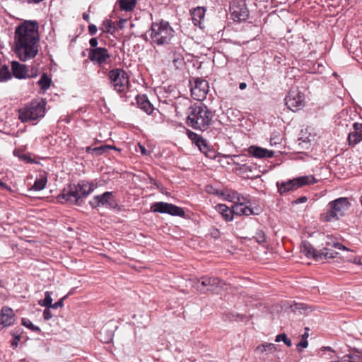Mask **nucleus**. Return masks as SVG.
<instances>
[{
	"label": "nucleus",
	"instance_id": "obj_1",
	"mask_svg": "<svg viewBox=\"0 0 362 362\" xmlns=\"http://www.w3.org/2000/svg\"><path fill=\"white\" fill-rule=\"evenodd\" d=\"M39 23L35 20H25L18 23L14 31L13 51L22 62L34 59L39 52Z\"/></svg>",
	"mask_w": 362,
	"mask_h": 362
},
{
	"label": "nucleus",
	"instance_id": "obj_2",
	"mask_svg": "<svg viewBox=\"0 0 362 362\" xmlns=\"http://www.w3.org/2000/svg\"><path fill=\"white\" fill-rule=\"evenodd\" d=\"M189 110L187 118V125L197 130L207 129L211 123L214 117L213 112L202 103L191 106Z\"/></svg>",
	"mask_w": 362,
	"mask_h": 362
},
{
	"label": "nucleus",
	"instance_id": "obj_3",
	"mask_svg": "<svg viewBox=\"0 0 362 362\" xmlns=\"http://www.w3.org/2000/svg\"><path fill=\"white\" fill-rule=\"evenodd\" d=\"M148 33L151 45L163 46L170 43L175 30L168 21H160L153 23Z\"/></svg>",
	"mask_w": 362,
	"mask_h": 362
},
{
	"label": "nucleus",
	"instance_id": "obj_4",
	"mask_svg": "<svg viewBox=\"0 0 362 362\" xmlns=\"http://www.w3.org/2000/svg\"><path fill=\"white\" fill-rule=\"evenodd\" d=\"M351 203L346 197H339L328 203L327 211L322 214L320 220L324 222H332L345 216L349 209Z\"/></svg>",
	"mask_w": 362,
	"mask_h": 362
},
{
	"label": "nucleus",
	"instance_id": "obj_5",
	"mask_svg": "<svg viewBox=\"0 0 362 362\" xmlns=\"http://www.w3.org/2000/svg\"><path fill=\"white\" fill-rule=\"evenodd\" d=\"M46 102L44 100H34L19 110V119L23 122L36 120L44 117Z\"/></svg>",
	"mask_w": 362,
	"mask_h": 362
},
{
	"label": "nucleus",
	"instance_id": "obj_6",
	"mask_svg": "<svg viewBox=\"0 0 362 362\" xmlns=\"http://www.w3.org/2000/svg\"><path fill=\"white\" fill-rule=\"evenodd\" d=\"M192 286L202 293L214 291L223 287L221 279L216 277L202 276L199 279H190Z\"/></svg>",
	"mask_w": 362,
	"mask_h": 362
},
{
	"label": "nucleus",
	"instance_id": "obj_7",
	"mask_svg": "<svg viewBox=\"0 0 362 362\" xmlns=\"http://www.w3.org/2000/svg\"><path fill=\"white\" fill-rule=\"evenodd\" d=\"M108 78L114 89L119 92H124L128 89L129 79L127 74L122 69H115L108 74Z\"/></svg>",
	"mask_w": 362,
	"mask_h": 362
},
{
	"label": "nucleus",
	"instance_id": "obj_8",
	"mask_svg": "<svg viewBox=\"0 0 362 362\" xmlns=\"http://www.w3.org/2000/svg\"><path fill=\"white\" fill-rule=\"evenodd\" d=\"M229 13L230 18L235 22L245 21L250 16L245 0H233L230 3Z\"/></svg>",
	"mask_w": 362,
	"mask_h": 362
},
{
	"label": "nucleus",
	"instance_id": "obj_9",
	"mask_svg": "<svg viewBox=\"0 0 362 362\" xmlns=\"http://www.w3.org/2000/svg\"><path fill=\"white\" fill-rule=\"evenodd\" d=\"M287 107L293 112L302 109L305 105V95L298 88H292L285 98Z\"/></svg>",
	"mask_w": 362,
	"mask_h": 362
},
{
	"label": "nucleus",
	"instance_id": "obj_10",
	"mask_svg": "<svg viewBox=\"0 0 362 362\" xmlns=\"http://www.w3.org/2000/svg\"><path fill=\"white\" fill-rule=\"evenodd\" d=\"M151 210L153 212H159L161 214H168L173 216H184V210L173 204L165 203L163 202L154 203Z\"/></svg>",
	"mask_w": 362,
	"mask_h": 362
},
{
	"label": "nucleus",
	"instance_id": "obj_11",
	"mask_svg": "<svg viewBox=\"0 0 362 362\" xmlns=\"http://www.w3.org/2000/svg\"><path fill=\"white\" fill-rule=\"evenodd\" d=\"M208 82L202 78H196L191 87V95L197 100H203L209 91Z\"/></svg>",
	"mask_w": 362,
	"mask_h": 362
},
{
	"label": "nucleus",
	"instance_id": "obj_12",
	"mask_svg": "<svg viewBox=\"0 0 362 362\" xmlns=\"http://www.w3.org/2000/svg\"><path fill=\"white\" fill-rule=\"evenodd\" d=\"M110 55L108 50L105 47H96L90 49L88 52V58L94 64L100 66L107 64Z\"/></svg>",
	"mask_w": 362,
	"mask_h": 362
},
{
	"label": "nucleus",
	"instance_id": "obj_13",
	"mask_svg": "<svg viewBox=\"0 0 362 362\" xmlns=\"http://www.w3.org/2000/svg\"><path fill=\"white\" fill-rule=\"evenodd\" d=\"M59 199L63 202H70L73 204H81V197L76 186H70L67 189H64L59 195Z\"/></svg>",
	"mask_w": 362,
	"mask_h": 362
},
{
	"label": "nucleus",
	"instance_id": "obj_14",
	"mask_svg": "<svg viewBox=\"0 0 362 362\" xmlns=\"http://www.w3.org/2000/svg\"><path fill=\"white\" fill-rule=\"evenodd\" d=\"M16 321L13 310L8 307L4 306L0 311V330L11 326Z\"/></svg>",
	"mask_w": 362,
	"mask_h": 362
},
{
	"label": "nucleus",
	"instance_id": "obj_15",
	"mask_svg": "<svg viewBox=\"0 0 362 362\" xmlns=\"http://www.w3.org/2000/svg\"><path fill=\"white\" fill-rule=\"evenodd\" d=\"M113 204V195L112 192H105L103 194L96 195L90 201V205L93 208L103 206H112Z\"/></svg>",
	"mask_w": 362,
	"mask_h": 362
},
{
	"label": "nucleus",
	"instance_id": "obj_16",
	"mask_svg": "<svg viewBox=\"0 0 362 362\" xmlns=\"http://www.w3.org/2000/svg\"><path fill=\"white\" fill-rule=\"evenodd\" d=\"M247 151L249 154L257 158H272L274 156L273 151L268 150L257 146H250Z\"/></svg>",
	"mask_w": 362,
	"mask_h": 362
},
{
	"label": "nucleus",
	"instance_id": "obj_17",
	"mask_svg": "<svg viewBox=\"0 0 362 362\" xmlns=\"http://www.w3.org/2000/svg\"><path fill=\"white\" fill-rule=\"evenodd\" d=\"M354 131L348 135V141L350 145H355L362 141V124L355 122L353 124Z\"/></svg>",
	"mask_w": 362,
	"mask_h": 362
},
{
	"label": "nucleus",
	"instance_id": "obj_18",
	"mask_svg": "<svg viewBox=\"0 0 362 362\" xmlns=\"http://www.w3.org/2000/svg\"><path fill=\"white\" fill-rule=\"evenodd\" d=\"M206 9L204 7H197L191 11L192 20L195 26L204 28V21Z\"/></svg>",
	"mask_w": 362,
	"mask_h": 362
},
{
	"label": "nucleus",
	"instance_id": "obj_19",
	"mask_svg": "<svg viewBox=\"0 0 362 362\" xmlns=\"http://www.w3.org/2000/svg\"><path fill=\"white\" fill-rule=\"evenodd\" d=\"M11 69L14 76L17 78H24L28 76V68L25 65L13 61L11 64Z\"/></svg>",
	"mask_w": 362,
	"mask_h": 362
},
{
	"label": "nucleus",
	"instance_id": "obj_20",
	"mask_svg": "<svg viewBox=\"0 0 362 362\" xmlns=\"http://www.w3.org/2000/svg\"><path fill=\"white\" fill-rule=\"evenodd\" d=\"M76 187L78 189L81 199L82 200L83 198L86 197L94 190L95 186L93 182L83 181L79 182L76 185Z\"/></svg>",
	"mask_w": 362,
	"mask_h": 362
},
{
	"label": "nucleus",
	"instance_id": "obj_21",
	"mask_svg": "<svg viewBox=\"0 0 362 362\" xmlns=\"http://www.w3.org/2000/svg\"><path fill=\"white\" fill-rule=\"evenodd\" d=\"M136 102L139 107L147 115H151L154 110L153 105L145 95H138L136 97Z\"/></svg>",
	"mask_w": 362,
	"mask_h": 362
},
{
	"label": "nucleus",
	"instance_id": "obj_22",
	"mask_svg": "<svg viewBox=\"0 0 362 362\" xmlns=\"http://www.w3.org/2000/svg\"><path fill=\"white\" fill-rule=\"evenodd\" d=\"M301 252L308 258H313L316 261L320 260V251L316 250L308 242H303L301 245Z\"/></svg>",
	"mask_w": 362,
	"mask_h": 362
},
{
	"label": "nucleus",
	"instance_id": "obj_23",
	"mask_svg": "<svg viewBox=\"0 0 362 362\" xmlns=\"http://www.w3.org/2000/svg\"><path fill=\"white\" fill-rule=\"evenodd\" d=\"M215 209L226 221L233 220L234 216L233 208L230 209L226 204H218L215 206Z\"/></svg>",
	"mask_w": 362,
	"mask_h": 362
},
{
	"label": "nucleus",
	"instance_id": "obj_24",
	"mask_svg": "<svg viewBox=\"0 0 362 362\" xmlns=\"http://www.w3.org/2000/svg\"><path fill=\"white\" fill-rule=\"evenodd\" d=\"M233 215L236 216H250L255 214L253 209L247 205L243 204H233Z\"/></svg>",
	"mask_w": 362,
	"mask_h": 362
},
{
	"label": "nucleus",
	"instance_id": "obj_25",
	"mask_svg": "<svg viewBox=\"0 0 362 362\" xmlns=\"http://www.w3.org/2000/svg\"><path fill=\"white\" fill-rule=\"evenodd\" d=\"M276 185L278 187L279 192L281 194H283L290 190H293V189H297L296 184L295 182V179L290 180H288L284 182H281V184L277 182Z\"/></svg>",
	"mask_w": 362,
	"mask_h": 362
},
{
	"label": "nucleus",
	"instance_id": "obj_26",
	"mask_svg": "<svg viewBox=\"0 0 362 362\" xmlns=\"http://www.w3.org/2000/svg\"><path fill=\"white\" fill-rule=\"evenodd\" d=\"M276 351V347L274 344L272 343H264L257 346L255 351L257 354H265L269 355Z\"/></svg>",
	"mask_w": 362,
	"mask_h": 362
},
{
	"label": "nucleus",
	"instance_id": "obj_27",
	"mask_svg": "<svg viewBox=\"0 0 362 362\" xmlns=\"http://www.w3.org/2000/svg\"><path fill=\"white\" fill-rule=\"evenodd\" d=\"M295 179V182L296 184L297 189L308 185L314 184L316 182V180L313 175H305L298 177Z\"/></svg>",
	"mask_w": 362,
	"mask_h": 362
},
{
	"label": "nucleus",
	"instance_id": "obj_28",
	"mask_svg": "<svg viewBox=\"0 0 362 362\" xmlns=\"http://www.w3.org/2000/svg\"><path fill=\"white\" fill-rule=\"evenodd\" d=\"M47 177L45 173L40 174L39 177H37L34 182V185L32 186L30 189H33L35 191H40L42 190L47 184Z\"/></svg>",
	"mask_w": 362,
	"mask_h": 362
},
{
	"label": "nucleus",
	"instance_id": "obj_29",
	"mask_svg": "<svg viewBox=\"0 0 362 362\" xmlns=\"http://www.w3.org/2000/svg\"><path fill=\"white\" fill-rule=\"evenodd\" d=\"M337 254L338 253L337 252L325 247L320 251L319 256H320V260H322L326 259H333Z\"/></svg>",
	"mask_w": 362,
	"mask_h": 362
},
{
	"label": "nucleus",
	"instance_id": "obj_30",
	"mask_svg": "<svg viewBox=\"0 0 362 362\" xmlns=\"http://www.w3.org/2000/svg\"><path fill=\"white\" fill-rule=\"evenodd\" d=\"M348 358V362H362V351L356 349L352 353L344 356Z\"/></svg>",
	"mask_w": 362,
	"mask_h": 362
},
{
	"label": "nucleus",
	"instance_id": "obj_31",
	"mask_svg": "<svg viewBox=\"0 0 362 362\" xmlns=\"http://www.w3.org/2000/svg\"><path fill=\"white\" fill-rule=\"evenodd\" d=\"M52 80L49 77H48L47 74L44 73L41 77L40 79L38 81V84L40 86L41 89L44 91L47 90L51 85Z\"/></svg>",
	"mask_w": 362,
	"mask_h": 362
},
{
	"label": "nucleus",
	"instance_id": "obj_32",
	"mask_svg": "<svg viewBox=\"0 0 362 362\" xmlns=\"http://www.w3.org/2000/svg\"><path fill=\"white\" fill-rule=\"evenodd\" d=\"M136 5V0H120L122 10L126 11H132Z\"/></svg>",
	"mask_w": 362,
	"mask_h": 362
},
{
	"label": "nucleus",
	"instance_id": "obj_33",
	"mask_svg": "<svg viewBox=\"0 0 362 362\" xmlns=\"http://www.w3.org/2000/svg\"><path fill=\"white\" fill-rule=\"evenodd\" d=\"M195 144L198 146V148H199V150L202 152L206 153L207 157H209L211 158H213L212 156H211L206 153V150L208 149V146H207L206 141L204 139H203L202 137L201 139H198V140H196Z\"/></svg>",
	"mask_w": 362,
	"mask_h": 362
},
{
	"label": "nucleus",
	"instance_id": "obj_34",
	"mask_svg": "<svg viewBox=\"0 0 362 362\" xmlns=\"http://www.w3.org/2000/svg\"><path fill=\"white\" fill-rule=\"evenodd\" d=\"M11 78V72L7 66H2L0 68V81H5Z\"/></svg>",
	"mask_w": 362,
	"mask_h": 362
},
{
	"label": "nucleus",
	"instance_id": "obj_35",
	"mask_svg": "<svg viewBox=\"0 0 362 362\" xmlns=\"http://www.w3.org/2000/svg\"><path fill=\"white\" fill-rule=\"evenodd\" d=\"M291 309L295 313L302 314L303 311L305 312L308 309V307L303 303H295L291 305Z\"/></svg>",
	"mask_w": 362,
	"mask_h": 362
},
{
	"label": "nucleus",
	"instance_id": "obj_36",
	"mask_svg": "<svg viewBox=\"0 0 362 362\" xmlns=\"http://www.w3.org/2000/svg\"><path fill=\"white\" fill-rule=\"evenodd\" d=\"M40 305L50 308V306L52 304V298L51 296V293L49 291H46L45 293V298L42 302H40Z\"/></svg>",
	"mask_w": 362,
	"mask_h": 362
},
{
	"label": "nucleus",
	"instance_id": "obj_37",
	"mask_svg": "<svg viewBox=\"0 0 362 362\" xmlns=\"http://www.w3.org/2000/svg\"><path fill=\"white\" fill-rule=\"evenodd\" d=\"M22 325H24L25 327H28V329H30V330L33 331V332H41V329L39 327L37 326H35V325H33L32 323V322L28 319H25V318H23L22 319Z\"/></svg>",
	"mask_w": 362,
	"mask_h": 362
},
{
	"label": "nucleus",
	"instance_id": "obj_38",
	"mask_svg": "<svg viewBox=\"0 0 362 362\" xmlns=\"http://www.w3.org/2000/svg\"><path fill=\"white\" fill-rule=\"evenodd\" d=\"M111 148L116 149L115 147H112L110 145H102L100 146L93 148V152H95V153L97 155H102L105 152H106L107 150L111 149Z\"/></svg>",
	"mask_w": 362,
	"mask_h": 362
},
{
	"label": "nucleus",
	"instance_id": "obj_39",
	"mask_svg": "<svg viewBox=\"0 0 362 362\" xmlns=\"http://www.w3.org/2000/svg\"><path fill=\"white\" fill-rule=\"evenodd\" d=\"M250 202L249 195H243L238 193V196L235 204L247 205Z\"/></svg>",
	"mask_w": 362,
	"mask_h": 362
},
{
	"label": "nucleus",
	"instance_id": "obj_40",
	"mask_svg": "<svg viewBox=\"0 0 362 362\" xmlns=\"http://www.w3.org/2000/svg\"><path fill=\"white\" fill-rule=\"evenodd\" d=\"M112 28V22L111 20H109V19H106L103 21V26L101 28V30H103V31L104 33H112L111 31V29Z\"/></svg>",
	"mask_w": 362,
	"mask_h": 362
},
{
	"label": "nucleus",
	"instance_id": "obj_41",
	"mask_svg": "<svg viewBox=\"0 0 362 362\" xmlns=\"http://www.w3.org/2000/svg\"><path fill=\"white\" fill-rule=\"evenodd\" d=\"M257 243L259 244L263 243L266 240V237L262 230H257L255 235L253 237Z\"/></svg>",
	"mask_w": 362,
	"mask_h": 362
},
{
	"label": "nucleus",
	"instance_id": "obj_42",
	"mask_svg": "<svg viewBox=\"0 0 362 362\" xmlns=\"http://www.w3.org/2000/svg\"><path fill=\"white\" fill-rule=\"evenodd\" d=\"M13 153L15 156H18L21 160H23L27 163H32L33 162V159L27 154L19 153L17 151H15Z\"/></svg>",
	"mask_w": 362,
	"mask_h": 362
},
{
	"label": "nucleus",
	"instance_id": "obj_43",
	"mask_svg": "<svg viewBox=\"0 0 362 362\" xmlns=\"http://www.w3.org/2000/svg\"><path fill=\"white\" fill-rule=\"evenodd\" d=\"M238 192H237L236 191H231V192H229L227 194H226V199L230 202H232L234 203V204H235L236 202V200H237V198H238Z\"/></svg>",
	"mask_w": 362,
	"mask_h": 362
},
{
	"label": "nucleus",
	"instance_id": "obj_44",
	"mask_svg": "<svg viewBox=\"0 0 362 362\" xmlns=\"http://www.w3.org/2000/svg\"><path fill=\"white\" fill-rule=\"evenodd\" d=\"M67 296H65L60 298L57 302L54 304H52L50 308L53 309H57L58 308H62L64 305V300L66 298Z\"/></svg>",
	"mask_w": 362,
	"mask_h": 362
},
{
	"label": "nucleus",
	"instance_id": "obj_45",
	"mask_svg": "<svg viewBox=\"0 0 362 362\" xmlns=\"http://www.w3.org/2000/svg\"><path fill=\"white\" fill-rule=\"evenodd\" d=\"M38 75V69L35 67H32L30 71L28 69V76L27 78H34Z\"/></svg>",
	"mask_w": 362,
	"mask_h": 362
},
{
	"label": "nucleus",
	"instance_id": "obj_46",
	"mask_svg": "<svg viewBox=\"0 0 362 362\" xmlns=\"http://www.w3.org/2000/svg\"><path fill=\"white\" fill-rule=\"evenodd\" d=\"M332 247L345 251H351L349 248L346 247V246L343 245L339 243H334Z\"/></svg>",
	"mask_w": 362,
	"mask_h": 362
},
{
	"label": "nucleus",
	"instance_id": "obj_47",
	"mask_svg": "<svg viewBox=\"0 0 362 362\" xmlns=\"http://www.w3.org/2000/svg\"><path fill=\"white\" fill-rule=\"evenodd\" d=\"M43 317H44V319L46 320H48L52 318V315L51 313V311H50L49 308H46L45 309V310L43 312Z\"/></svg>",
	"mask_w": 362,
	"mask_h": 362
},
{
	"label": "nucleus",
	"instance_id": "obj_48",
	"mask_svg": "<svg viewBox=\"0 0 362 362\" xmlns=\"http://www.w3.org/2000/svg\"><path fill=\"white\" fill-rule=\"evenodd\" d=\"M286 339H287L286 334L283 333V334H278L276 337L275 341L276 342L284 341Z\"/></svg>",
	"mask_w": 362,
	"mask_h": 362
},
{
	"label": "nucleus",
	"instance_id": "obj_49",
	"mask_svg": "<svg viewBox=\"0 0 362 362\" xmlns=\"http://www.w3.org/2000/svg\"><path fill=\"white\" fill-rule=\"evenodd\" d=\"M189 137L195 143V141L196 140H198V139H201L202 137L199 136L198 134H197L196 133H194L192 132H190L189 133Z\"/></svg>",
	"mask_w": 362,
	"mask_h": 362
},
{
	"label": "nucleus",
	"instance_id": "obj_50",
	"mask_svg": "<svg viewBox=\"0 0 362 362\" xmlns=\"http://www.w3.org/2000/svg\"><path fill=\"white\" fill-rule=\"evenodd\" d=\"M88 32L91 35H94L97 32V27L95 25H90L88 26Z\"/></svg>",
	"mask_w": 362,
	"mask_h": 362
},
{
	"label": "nucleus",
	"instance_id": "obj_51",
	"mask_svg": "<svg viewBox=\"0 0 362 362\" xmlns=\"http://www.w3.org/2000/svg\"><path fill=\"white\" fill-rule=\"evenodd\" d=\"M98 40L95 37L93 38H91L89 41V44L90 45V47H92L91 49H94V48H96L98 47L97 45H98Z\"/></svg>",
	"mask_w": 362,
	"mask_h": 362
},
{
	"label": "nucleus",
	"instance_id": "obj_52",
	"mask_svg": "<svg viewBox=\"0 0 362 362\" xmlns=\"http://www.w3.org/2000/svg\"><path fill=\"white\" fill-rule=\"evenodd\" d=\"M334 243H336V242L333 240V238L331 236H327L326 237L325 245L327 246L332 247V245H333Z\"/></svg>",
	"mask_w": 362,
	"mask_h": 362
},
{
	"label": "nucleus",
	"instance_id": "obj_53",
	"mask_svg": "<svg viewBox=\"0 0 362 362\" xmlns=\"http://www.w3.org/2000/svg\"><path fill=\"white\" fill-rule=\"evenodd\" d=\"M298 346H300L302 348H306L308 346V342L307 339H303L297 345Z\"/></svg>",
	"mask_w": 362,
	"mask_h": 362
},
{
	"label": "nucleus",
	"instance_id": "obj_54",
	"mask_svg": "<svg viewBox=\"0 0 362 362\" xmlns=\"http://www.w3.org/2000/svg\"><path fill=\"white\" fill-rule=\"evenodd\" d=\"M307 200H308L307 197L303 196V197H301L297 199L296 200H295L293 202V203H295V204H301V203L305 202Z\"/></svg>",
	"mask_w": 362,
	"mask_h": 362
},
{
	"label": "nucleus",
	"instance_id": "obj_55",
	"mask_svg": "<svg viewBox=\"0 0 362 362\" xmlns=\"http://www.w3.org/2000/svg\"><path fill=\"white\" fill-rule=\"evenodd\" d=\"M139 148L142 155H148V152L143 145L139 144Z\"/></svg>",
	"mask_w": 362,
	"mask_h": 362
},
{
	"label": "nucleus",
	"instance_id": "obj_56",
	"mask_svg": "<svg viewBox=\"0 0 362 362\" xmlns=\"http://www.w3.org/2000/svg\"><path fill=\"white\" fill-rule=\"evenodd\" d=\"M19 340H20V337H16L14 340H13L12 342H11V346L13 348L17 347V346L18 344V341Z\"/></svg>",
	"mask_w": 362,
	"mask_h": 362
},
{
	"label": "nucleus",
	"instance_id": "obj_57",
	"mask_svg": "<svg viewBox=\"0 0 362 362\" xmlns=\"http://www.w3.org/2000/svg\"><path fill=\"white\" fill-rule=\"evenodd\" d=\"M0 186L1 187H3L4 189H8V190H11V188L6 183L2 182L1 180H0Z\"/></svg>",
	"mask_w": 362,
	"mask_h": 362
},
{
	"label": "nucleus",
	"instance_id": "obj_58",
	"mask_svg": "<svg viewBox=\"0 0 362 362\" xmlns=\"http://www.w3.org/2000/svg\"><path fill=\"white\" fill-rule=\"evenodd\" d=\"M285 343V344L288 346V347H290L292 346V342H291V340L290 339H288L287 337V339L284 341Z\"/></svg>",
	"mask_w": 362,
	"mask_h": 362
},
{
	"label": "nucleus",
	"instance_id": "obj_59",
	"mask_svg": "<svg viewBox=\"0 0 362 362\" xmlns=\"http://www.w3.org/2000/svg\"><path fill=\"white\" fill-rule=\"evenodd\" d=\"M246 87H247V84L245 82H242L239 85V88L240 90H244L246 88Z\"/></svg>",
	"mask_w": 362,
	"mask_h": 362
},
{
	"label": "nucleus",
	"instance_id": "obj_60",
	"mask_svg": "<svg viewBox=\"0 0 362 362\" xmlns=\"http://www.w3.org/2000/svg\"><path fill=\"white\" fill-rule=\"evenodd\" d=\"M308 330H309V329L308 327H306L305 332L303 335V339H307V338L308 337Z\"/></svg>",
	"mask_w": 362,
	"mask_h": 362
},
{
	"label": "nucleus",
	"instance_id": "obj_61",
	"mask_svg": "<svg viewBox=\"0 0 362 362\" xmlns=\"http://www.w3.org/2000/svg\"><path fill=\"white\" fill-rule=\"evenodd\" d=\"M212 235H213L214 238H216L217 237H218V235H219V232H218V230H216V229H214V233H212Z\"/></svg>",
	"mask_w": 362,
	"mask_h": 362
},
{
	"label": "nucleus",
	"instance_id": "obj_62",
	"mask_svg": "<svg viewBox=\"0 0 362 362\" xmlns=\"http://www.w3.org/2000/svg\"><path fill=\"white\" fill-rule=\"evenodd\" d=\"M93 148H91L90 146H87V147L86 148V151L87 153H93L94 152H93Z\"/></svg>",
	"mask_w": 362,
	"mask_h": 362
},
{
	"label": "nucleus",
	"instance_id": "obj_63",
	"mask_svg": "<svg viewBox=\"0 0 362 362\" xmlns=\"http://www.w3.org/2000/svg\"><path fill=\"white\" fill-rule=\"evenodd\" d=\"M83 19H84V20H86V21H88V19H89V16H88L87 13H84L83 14Z\"/></svg>",
	"mask_w": 362,
	"mask_h": 362
},
{
	"label": "nucleus",
	"instance_id": "obj_64",
	"mask_svg": "<svg viewBox=\"0 0 362 362\" xmlns=\"http://www.w3.org/2000/svg\"><path fill=\"white\" fill-rule=\"evenodd\" d=\"M112 334H110L108 336V337H107V339H105V340H104V341H105V342H108L109 341H110V340L112 339Z\"/></svg>",
	"mask_w": 362,
	"mask_h": 362
}]
</instances>
